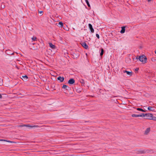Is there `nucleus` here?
<instances>
[{
  "instance_id": "27",
  "label": "nucleus",
  "mask_w": 156,
  "mask_h": 156,
  "mask_svg": "<svg viewBox=\"0 0 156 156\" xmlns=\"http://www.w3.org/2000/svg\"><path fill=\"white\" fill-rule=\"evenodd\" d=\"M151 120H153L154 121H156V117L154 116L153 115V116L151 117Z\"/></svg>"
},
{
  "instance_id": "28",
  "label": "nucleus",
  "mask_w": 156,
  "mask_h": 156,
  "mask_svg": "<svg viewBox=\"0 0 156 156\" xmlns=\"http://www.w3.org/2000/svg\"><path fill=\"white\" fill-rule=\"evenodd\" d=\"M151 61L152 62H156V58H155L154 57H152L151 58Z\"/></svg>"
},
{
  "instance_id": "9",
  "label": "nucleus",
  "mask_w": 156,
  "mask_h": 156,
  "mask_svg": "<svg viewBox=\"0 0 156 156\" xmlns=\"http://www.w3.org/2000/svg\"><path fill=\"white\" fill-rule=\"evenodd\" d=\"M57 80H59L60 82L62 83L63 82L64 80V77L59 76L57 77Z\"/></svg>"
},
{
  "instance_id": "39",
  "label": "nucleus",
  "mask_w": 156,
  "mask_h": 156,
  "mask_svg": "<svg viewBox=\"0 0 156 156\" xmlns=\"http://www.w3.org/2000/svg\"><path fill=\"white\" fill-rule=\"evenodd\" d=\"M1 140H2V139H0V141H1Z\"/></svg>"
},
{
  "instance_id": "20",
  "label": "nucleus",
  "mask_w": 156,
  "mask_h": 156,
  "mask_svg": "<svg viewBox=\"0 0 156 156\" xmlns=\"http://www.w3.org/2000/svg\"><path fill=\"white\" fill-rule=\"evenodd\" d=\"M104 53V50L103 48H101V52L100 53V55L102 57V56L103 55Z\"/></svg>"
},
{
  "instance_id": "6",
  "label": "nucleus",
  "mask_w": 156,
  "mask_h": 156,
  "mask_svg": "<svg viewBox=\"0 0 156 156\" xmlns=\"http://www.w3.org/2000/svg\"><path fill=\"white\" fill-rule=\"evenodd\" d=\"M33 45H34V46L32 47V48L34 50H35L38 49H40V45L39 44H34Z\"/></svg>"
},
{
  "instance_id": "23",
  "label": "nucleus",
  "mask_w": 156,
  "mask_h": 156,
  "mask_svg": "<svg viewBox=\"0 0 156 156\" xmlns=\"http://www.w3.org/2000/svg\"><path fill=\"white\" fill-rule=\"evenodd\" d=\"M10 51L9 50H6L5 51V52L7 54H8V55H14V52H13V53H8V51Z\"/></svg>"
},
{
  "instance_id": "17",
  "label": "nucleus",
  "mask_w": 156,
  "mask_h": 156,
  "mask_svg": "<svg viewBox=\"0 0 156 156\" xmlns=\"http://www.w3.org/2000/svg\"><path fill=\"white\" fill-rule=\"evenodd\" d=\"M150 127L147 128L145 131L144 134H147L150 132Z\"/></svg>"
},
{
  "instance_id": "34",
  "label": "nucleus",
  "mask_w": 156,
  "mask_h": 156,
  "mask_svg": "<svg viewBox=\"0 0 156 156\" xmlns=\"http://www.w3.org/2000/svg\"><path fill=\"white\" fill-rule=\"evenodd\" d=\"M139 69L138 68H136V69H135V71H137L139 70Z\"/></svg>"
},
{
  "instance_id": "22",
  "label": "nucleus",
  "mask_w": 156,
  "mask_h": 156,
  "mask_svg": "<svg viewBox=\"0 0 156 156\" xmlns=\"http://www.w3.org/2000/svg\"><path fill=\"white\" fill-rule=\"evenodd\" d=\"M137 110L138 111H141L142 112H145L146 111L144 110V109L140 108H136Z\"/></svg>"
},
{
  "instance_id": "11",
  "label": "nucleus",
  "mask_w": 156,
  "mask_h": 156,
  "mask_svg": "<svg viewBox=\"0 0 156 156\" xmlns=\"http://www.w3.org/2000/svg\"><path fill=\"white\" fill-rule=\"evenodd\" d=\"M138 152L139 153H140V154H145V153H149V152L147 150H139L138 151Z\"/></svg>"
},
{
  "instance_id": "30",
  "label": "nucleus",
  "mask_w": 156,
  "mask_h": 156,
  "mask_svg": "<svg viewBox=\"0 0 156 156\" xmlns=\"http://www.w3.org/2000/svg\"><path fill=\"white\" fill-rule=\"evenodd\" d=\"M3 84V80L0 78V86H2Z\"/></svg>"
},
{
  "instance_id": "21",
  "label": "nucleus",
  "mask_w": 156,
  "mask_h": 156,
  "mask_svg": "<svg viewBox=\"0 0 156 156\" xmlns=\"http://www.w3.org/2000/svg\"><path fill=\"white\" fill-rule=\"evenodd\" d=\"M153 108V107H150V106H149V107H148L147 108V109L149 110V111H154V109H152V108Z\"/></svg>"
},
{
  "instance_id": "16",
  "label": "nucleus",
  "mask_w": 156,
  "mask_h": 156,
  "mask_svg": "<svg viewBox=\"0 0 156 156\" xmlns=\"http://www.w3.org/2000/svg\"><path fill=\"white\" fill-rule=\"evenodd\" d=\"M49 45L50 47L52 48V49H55L56 48V46L53 44L52 43H49Z\"/></svg>"
},
{
  "instance_id": "40",
  "label": "nucleus",
  "mask_w": 156,
  "mask_h": 156,
  "mask_svg": "<svg viewBox=\"0 0 156 156\" xmlns=\"http://www.w3.org/2000/svg\"><path fill=\"white\" fill-rule=\"evenodd\" d=\"M7 52H8V53H10L9 51H8Z\"/></svg>"
},
{
  "instance_id": "31",
  "label": "nucleus",
  "mask_w": 156,
  "mask_h": 156,
  "mask_svg": "<svg viewBox=\"0 0 156 156\" xmlns=\"http://www.w3.org/2000/svg\"><path fill=\"white\" fill-rule=\"evenodd\" d=\"M32 39L33 41H35L36 40L37 37H33Z\"/></svg>"
},
{
  "instance_id": "36",
  "label": "nucleus",
  "mask_w": 156,
  "mask_h": 156,
  "mask_svg": "<svg viewBox=\"0 0 156 156\" xmlns=\"http://www.w3.org/2000/svg\"><path fill=\"white\" fill-rule=\"evenodd\" d=\"M2 98V95L0 94V98Z\"/></svg>"
},
{
  "instance_id": "32",
  "label": "nucleus",
  "mask_w": 156,
  "mask_h": 156,
  "mask_svg": "<svg viewBox=\"0 0 156 156\" xmlns=\"http://www.w3.org/2000/svg\"><path fill=\"white\" fill-rule=\"evenodd\" d=\"M96 37H97V38L98 39H99V38H100L99 35L98 34H96Z\"/></svg>"
},
{
  "instance_id": "3",
  "label": "nucleus",
  "mask_w": 156,
  "mask_h": 156,
  "mask_svg": "<svg viewBox=\"0 0 156 156\" xmlns=\"http://www.w3.org/2000/svg\"><path fill=\"white\" fill-rule=\"evenodd\" d=\"M142 114H143V116L142 117H145L147 119L151 120V117L153 116V114L151 113H146L144 114V113H142Z\"/></svg>"
},
{
  "instance_id": "26",
  "label": "nucleus",
  "mask_w": 156,
  "mask_h": 156,
  "mask_svg": "<svg viewBox=\"0 0 156 156\" xmlns=\"http://www.w3.org/2000/svg\"><path fill=\"white\" fill-rule=\"evenodd\" d=\"M80 82L82 84H84V83H85V81L83 79H80Z\"/></svg>"
},
{
  "instance_id": "13",
  "label": "nucleus",
  "mask_w": 156,
  "mask_h": 156,
  "mask_svg": "<svg viewBox=\"0 0 156 156\" xmlns=\"http://www.w3.org/2000/svg\"><path fill=\"white\" fill-rule=\"evenodd\" d=\"M28 77L26 75L24 76H22L21 78L24 81H26L28 79Z\"/></svg>"
},
{
  "instance_id": "25",
  "label": "nucleus",
  "mask_w": 156,
  "mask_h": 156,
  "mask_svg": "<svg viewBox=\"0 0 156 156\" xmlns=\"http://www.w3.org/2000/svg\"><path fill=\"white\" fill-rule=\"evenodd\" d=\"M131 59L129 58L126 59L125 60V62L127 63H129Z\"/></svg>"
},
{
  "instance_id": "37",
  "label": "nucleus",
  "mask_w": 156,
  "mask_h": 156,
  "mask_svg": "<svg viewBox=\"0 0 156 156\" xmlns=\"http://www.w3.org/2000/svg\"><path fill=\"white\" fill-rule=\"evenodd\" d=\"M151 0H148V2H150Z\"/></svg>"
},
{
  "instance_id": "24",
  "label": "nucleus",
  "mask_w": 156,
  "mask_h": 156,
  "mask_svg": "<svg viewBox=\"0 0 156 156\" xmlns=\"http://www.w3.org/2000/svg\"><path fill=\"white\" fill-rule=\"evenodd\" d=\"M85 1L86 2V3H87V6L89 7H90V5L89 4V3L88 1V0H85Z\"/></svg>"
},
{
  "instance_id": "12",
  "label": "nucleus",
  "mask_w": 156,
  "mask_h": 156,
  "mask_svg": "<svg viewBox=\"0 0 156 156\" xmlns=\"http://www.w3.org/2000/svg\"><path fill=\"white\" fill-rule=\"evenodd\" d=\"M143 114H142V113L141 114H133L132 115V116L133 117H142V116H143Z\"/></svg>"
},
{
  "instance_id": "18",
  "label": "nucleus",
  "mask_w": 156,
  "mask_h": 156,
  "mask_svg": "<svg viewBox=\"0 0 156 156\" xmlns=\"http://www.w3.org/2000/svg\"><path fill=\"white\" fill-rule=\"evenodd\" d=\"M59 27H60L61 28H62L63 27V23L62 22H59L58 23V25Z\"/></svg>"
},
{
  "instance_id": "42",
  "label": "nucleus",
  "mask_w": 156,
  "mask_h": 156,
  "mask_svg": "<svg viewBox=\"0 0 156 156\" xmlns=\"http://www.w3.org/2000/svg\"><path fill=\"white\" fill-rule=\"evenodd\" d=\"M67 88H68V90H69V89H70V88H68V87H67Z\"/></svg>"
},
{
  "instance_id": "38",
  "label": "nucleus",
  "mask_w": 156,
  "mask_h": 156,
  "mask_svg": "<svg viewBox=\"0 0 156 156\" xmlns=\"http://www.w3.org/2000/svg\"><path fill=\"white\" fill-rule=\"evenodd\" d=\"M155 53L156 54V50L155 51Z\"/></svg>"
},
{
  "instance_id": "15",
  "label": "nucleus",
  "mask_w": 156,
  "mask_h": 156,
  "mask_svg": "<svg viewBox=\"0 0 156 156\" xmlns=\"http://www.w3.org/2000/svg\"><path fill=\"white\" fill-rule=\"evenodd\" d=\"M123 72L124 73H126L127 75H129L130 76H131L132 75V71L129 72L126 70H124L123 71Z\"/></svg>"
},
{
  "instance_id": "14",
  "label": "nucleus",
  "mask_w": 156,
  "mask_h": 156,
  "mask_svg": "<svg viewBox=\"0 0 156 156\" xmlns=\"http://www.w3.org/2000/svg\"><path fill=\"white\" fill-rule=\"evenodd\" d=\"M126 26H123L121 27V30L120 32L121 34H123L125 33V27Z\"/></svg>"
},
{
  "instance_id": "8",
  "label": "nucleus",
  "mask_w": 156,
  "mask_h": 156,
  "mask_svg": "<svg viewBox=\"0 0 156 156\" xmlns=\"http://www.w3.org/2000/svg\"><path fill=\"white\" fill-rule=\"evenodd\" d=\"M75 80L73 78L70 79L68 81V83L70 84H73L75 83Z\"/></svg>"
},
{
  "instance_id": "5",
  "label": "nucleus",
  "mask_w": 156,
  "mask_h": 156,
  "mask_svg": "<svg viewBox=\"0 0 156 156\" xmlns=\"http://www.w3.org/2000/svg\"><path fill=\"white\" fill-rule=\"evenodd\" d=\"M40 42V49L42 51L45 48V46L44 44V43L43 41L41 40Z\"/></svg>"
},
{
  "instance_id": "10",
  "label": "nucleus",
  "mask_w": 156,
  "mask_h": 156,
  "mask_svg": "<svg viewBox=\"0 0 156 156\" xmlns=\"http://www.w3.org/2000/svg\"><path fill=\"white\" fill-rule=\"evenodd\" d=\"M88 27L91 32L94 33V30L93 28L92 25L91 24L89 23L88 24Z\"/></svg>"
},
{
  "instance_id": "29",
  "label": "nucleus",
  "mask_w": 156,
  "mask_h": 156,
  "mask_svg": "<svg viewBox=\"0 0 156 156\" xmlns=\"http://www.w3.org/2000/svg\"><path fill=\"white\" fill-rule=\"evenodd\" d=\"M2 140H1V141H6V142H9V143H12V142H13L12 141H9V140H4V139H2Z\"/></svg>"
},
{
  "instance_id": "7",
  "label": "nucleus",
  "mask_w": 156,
  "mask_h": 156,
  "mask_svg": "<svg viewBox=\"0 0 156 156\" xmlns=\"http://www.w3.org/2000/svg\"><path fill=\"white\" fill-rule=\"evenodd\" d=\"M82 46L86 49H87L88 46L85 42H83L81 43Z\"/></svg>"
},
{
  "instance_id": "4",
  "label": "nucleus",
  "mask_w": 156,
  "mask_h": 156,
  "mask_svg": "<svg viewBox=\"0 0 156 156\" xmlns=\"http://www.w3.org/2000/svg\"><path fill=\"white\" fill-rule=\"evenodd\" d=\"M18 127H22L23 126H26L28 127H39V126L38 125H34V126H30L29 124H27V125H19L17 126Z\"/></svg>"
},
{
  "instance_id": "35",
  "label": "nucleus",
  "mask_w": 156,
  "mask_h": 156,
  "mask_svg": "<svg viewBox=\"0 0 156 156\" xmlns=\"http://www.w3.org/2000/svg\"><path fill=\"white\" fill-rule=\"evenodd\" d=\"M2 8H5V5H3V6H2L1 5Z\"/></svg>"
},
{
  "instance_id": "2",
  "label": "nucleus",
  "mask_w": 156,
  "mask_h": 156,
  "mask_svg": "<svg viewBox=\"0 0 156 156\" xmlns=\"http://www.w3.org/2000/svg\"><path fill=\"white\" fill-rule=\"evenodd\" d=\"M71 55H72L73 58H77L80 56V53L78 51H73L71 52Z\"/></svg>"
},
{
  "instance_id": "19",
  "label": "nucleus",
  "mask_w": 156,
  "mask_h": 156,
  "mask_svg": "<svg viewBox=\"0 0 156 156\" xmlns=\"http://www.w3.org/2000/svg\"><path fill=\"white\" fill-rule=\"evenodd\" d=\"M67 87H68V88H70L68 86L65 84H64L62 87V88L66 89V90H68V89L67 88Z\"/></svg>"
},
{
  "instance_id": "1",
  "label": "nucleus",
  "mask_w": 156,
  "mask_h": 156,
  "mask_svg": "<svg viewBox=\"0 0 156 156\" xmlns=\"http://www.w3.org/2000/svg\"><path fill=\"white\" fill-rule=\"evenodd\" d=\"M136 59H139L140 62H142L143 63H145L147 62V58L144 55H142L136 57Z\"/></svg>"
},
{
  "instance_id": "41",
  "label": "nucleus",
  "mask_w": 156,
  "mask_h": 156,
  "mask_svg": "<svg viewBox=\"0 0 156 156\" xmlns=\"http://www.w3.org/2000/svg\"><path fill=\"white\" fill-rule=\"evenodd\" d=\"M42 14L40 16H42Z\"/></svg>"
},
{
  "instance_id": "33",
  "label": "nucleus",
  "mask_w": 156,
  "mask_h": 156,
  "mask_svg": "<svg viewBox=\"0 0 156 156\" xmlns=\"http://www.w3.org/2000/svg\"><path fill=\"white\" fill-rule=\"evenodd\" d=\"M43 12V11H40L39 12V13L40 14H42V13Z\"/></svg>"
}]
</instances>
